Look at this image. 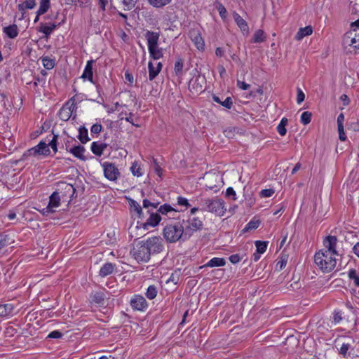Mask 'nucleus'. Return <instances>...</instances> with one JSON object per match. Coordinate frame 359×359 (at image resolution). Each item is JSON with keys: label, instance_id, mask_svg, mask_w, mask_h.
Segmentation results:
<instances>
[{"label": "nucleus", "instance_id": "obj_25", "mask_svg": "<svg viewBox=\"0 0 359 359\" xmlns=\"http://www.w3.org/2000/svg\"><path fill=\"white\" fill-rule=\"evenodd\" d=\"M107 147L106 143L98 144L97 142H93L91 144V151L95 155L100 156Z\"/></svg>", "mask_w": 359, "mask_h": 359}, {"label": "nucleus", "instance_id": "obj_29", "mask_svg": "<svg viewBox=\"0 0 359 359\" xmlns=\"http://www.w3.org/2000/svg\"><path fill=\"white\" fill-rule=\"evenodd\" d=\"M4 32L11 39H15L18 35V29L15 24L4 28Z\"/></svg>", "mask_w": 359, "mask_h": 359}, {"label": "nucleus", "instance_id": "obj_27", "mask_svg": "<svg viewBox=\"0 0 359 359\" xmlns=\"http://www.w3.org/2000/svg\"><path fill=\"white\" fill-rule=\"evenodd\" d=\"M115 268V265L111 263H106L104 264L100 269L99 275L101 277H105L108 275H110L113 273Z\"/></svg>", "mask_w": 359, "mask_h": 359}, {"label": "nucleus", "instance_id": "obj_44", "mask_svg": "<svg viewBox=\"0 0 359 359\" xmlns=\"http://www.w3.org/2000/svg\"><path fill=\"white\" fill-rule=\"evenodd\" d=\"M130 170L133 175L135 176L140 177L142 175V172H141V168L136 161H135L133 163L130 168Z\"/></svg>", "mask_w": 359, "mask_h": 359}, {"label": "nucleus", "instance_id": "obj_32", "mask_svg": "<svg viewBox=\"0 0 359 359\" xmlns=\"http://www.w3.org/2000/svg\"><path fill=\"white\" fill-rule=\"evenodd\" d=\"M212 100L214 102L220 104L221 105L229 109H231L233 105V102L230 97H226L224 101H222L218 96L214 95L212 96Z\"/></svg>", "mask_w": 359, "mask_h": 359}, {"label": "nucleus", "instance_id": "obj_54", "mask_svg": "<svg viewBox=\"0 0 359 359\" xmlns=\"http://www.w3.org/2000/svg\"><path fill=\"white\" fill-rule=\"evenodd\" d=\"M305 95L300 88H297V102L300 104L304 100Z\"/></svg>", "mask_w": 359, "mask_h": 359}, {"label": "nucleus", "instance_id": "obj_21", "mask_svg": "<svg viewBox=\"0 0 359 359\" xmlns=\"http://www.w3.org/2000/svg\"><path fill=\"white\" fill-rule=\"evenodd\" d=\"M226 264V260L224 258L214 257L208 262L205 264L200 266V269L205 267H217L223 266Z\"/></svg>", "mask_w": 359, "mask_h": 359}, {"label": "nucleus", "instance_id": "obj_59", "mask_svg": "<svg viewBox=\"0 0 359 359\" xmlns=\"http://www.w3.org/2000/svg\"><path fill=\"white\" fill-rule=\"evenodd\" d=\"M339 138L341 141H345L346 136L344 130V126L338 127Z\"/></svg>", "mask_w": 359, "mask_h": 359}, {"label": "nucleus", "instance_id": "obj_41", "mask_svg": "<svg viewBox=\"0 0 359 359\" xmlns=\"http://www.w3.org/2000/svg\"><path fill=\"white\" fill-rule=\"evenodd\" d=\"M157 295V288L154 285H149L147 288L146 296L149 299H154Z\"/></svg>", "mask_w": 359, "mask_h": 359}, {"label": "nucleus", "instance_id": "obj_35", "mask_svg": "<svg viewBox=\"0 0 359 359\" xmlns=\"http://www.w3.org/2000/svg\"><path fill=\"white\" fill-rule=\"evenodd\" d=\"M148 50H149L150 56L154 60H158L163 57L162 50L160 48H158V46L149 48Z\"/></svg>", "mask_w": 359, "mask_h": 359}, {"label": "nucleus", "instance_id": "obj_46", "mask_svg": "<svg viewBox=\"0 0 359 359\" xmlns=\"http://www.w3.org/2000/svg\"><path fill=\"white\" fill-rule=\"evenodd\" d=\"M158 204V202H151L148 199H144L142 201L143 208L146 209H149L150 207L152 208V209H156Z\"/></svg>", "mask_w": 359, "mask_h": 359}, {"label": "nucleus", "instance_id": "obj_7", "mask_svg": "<svg viewBox=\"0 0 359 359\" xmlns=\"http://www.w3.org/2000/svg\"><path fill=\"white\" fill-rule=\"evenodd\" d=\"M76 104L74 97L67 102L58 112L60 120L67 121L72 116L73 112L76 109Z\"/></svg>", "mask_w": 359, "mask_h": 359}, {"label": "nucleus", "instance_id": "obj_26", "mask_svg": "<svg viewBox=\"0 0 359 359\" xmlns=\"http://www.w3.org/2000/svg\"><path fill=\"white\" fill-rule=\"evenodd\" d=\"M313 29L311 26H306L300 28L295 35V39L297 41L302 40L304 37L309 36L312 34Z\"/></svg>", "mask_w": 359, "mask_h": 359}, {"label": "nucleus", "instance_id": "obj_38", "mask_svg": "<svg viewBox=\"0 0 359 359\" xmlns=\"http://www.w3.org/2000/svg\"><path fill=\"white\" fill-rule=\"evenodd\" d=\"M260 224V221L258 219H252L245 226V227L242 230L243 233H245L252 229H256L259 227Z\"/></svg>", "mask_w": 359, "mask_h": 359}, {"label": "nucleus", "instance_id": "obj_56", "mask_svg": "<svg viewBox=\"0 0 359 359\" xmlns=\"http://www.w3.org/2000/svg\"><path fill=\"white\" fill-rule=\"evenodd\" d=\"M236 192L232 187H229L226 191V196L229 198H231L233 200H236Z\"/></svg>", "mask_w": 359, "mask_h": 359}, {"label": "nucleus", "instance_id": "obj_10", "mask_svg": "<svg viewBox=\"0 0 359 359\" xmlns=\"http://www.w3.org/2000/svg\"><path fill=\"white\" fill-rule=\"evenodd\" d=\"M61 197L59 191H54L50 196L48 205L46 208L41 210L43 215H48L50 213L55 212L54 208H57L60 204Z\"/></svg>", "mask_w": 359, "mask_h": 359}, {"label": "nucleus", "instance_id": "obj_39", "mask_svg": "<svg viewBox=\"0 0 359 359\" xmlns=\"http://www.w3.org/2000/svg\"><path fill=\"white\" fill-rule=\"evenodd\" d=\"M268 243H269L268 241H255L257 252L259 254L264 253L267 248Z\"/></svg>", "mask_w": 359, "mask_h": 359}, {"label": "nucleus", "instance_id": "obj_23", "mask_svg": "<svg viewBox=\"0 0 359 359\" xmlns=\"http://www.w3.org/2000/svg\"><path fill=\"white\" fill-rule=\"evenodd\" d=\"M36 149V155L48 156L50 154L48 144L43 142H40L36 146L34 147Z\"/></svg>", "mask_w": 359, "mask_h": 359}, {"label": "nucleus", "instance_id": "obj_17", "mask_svg": "<svg viewBox=\"0 0 359 359\" xmlns=\"http://www.w3.org/2000/svg\"><path fill=\"white\" fill-rule=\"evenodd\" d=\"M233 18L243 34L248 35L249 34V27L247 22L236 13L233 14Z\"/></svg>", "mask_w": 359, "mask_h": 359}, {"label": "nucleus", "instance_id": "obj_30", "mask_svg": "<svg viewBox=\"0 0 359 359\" xmlns=\"http://www.w3.org/2000/svg\"><path fill=\"white\" fill-rule=\"evenodd\" d=\"M57 27L55 24H51L50 25H46L44 23H41L39 27L38 28V31L39 32L43 33L46 36H48L51 32Z\"/></svg>", "mask_w": 359, "mask_h": 359}, {"label": "nucleus", "instance_id": "obj_14", "mask_svg": "<svg viewBox=\"0 0 359 359\" xmlns=\"http://www.w3.org/2000/svg\"><path fill=\"white\" fill-rule=\"evenodd\" d=\"M189 38L194 42L195 46L199 50H203L205 48V42L201 36L200 30L198 28H193L189 31Z\"/></svg>", "mask_w": 359, "mask_h": 359}, {"label": "nucleus", "instance_id": "obj_36", "mask_svg": "<svg viewBox=\"0 0 359 359\" xmlns=\"http://www.w3.org/2000/svg\"><path fill=\"white\" fill-rule=\"evenodd\" d=\"M287 118L283 117L277 126V131L281 136H284L287 133L286 126L287 125Z\"/></svg>", "mask_w": 359, "mask_h": 359}, {"label": "nucleus", "instance_id": "obj_49", "mask_svg": "<svg viewBox=\"0 0 359 359\" xmlns=\"http://www.w3.org/2000/svg\"><path fill=\"white\" fill-rule=\"evenodd\" d=\"M274 194V190L272 189H263L260 191V196L262 197H271Z\"/></svg>", "mask_w": 359, "mask_h": 359}, {"label": "nucleus", "instance_id": "obj_52", "mask_svg": "<svg viewBox=\"0 0 359 359\" xmlns=\"http://www.w3.org/2000/svg\"><path fill=\"white\" fill-rule=\"evenodd\" d=\"M102 126L101 124L95 123L92 126L90 131L92 133L99 134L102 131Z\"/></svg>", "mask_w": 359, "mask_h": 359}, {"label": "nucleus", "instance_id": "obj_51", "mask_svg": "<svg viewBox=\"0 0 359 359\" xmlns=\"http://www.w3.org/2000/svg\"><path fill=\"white\" fill-rule=\"evenodd\" d=\"M137 0H123V4L128 10L132 9L136 4Z\"/></svg>", "mask_w": 359, "mask_h": 359}, {"label": "nucleus", "instance_id": "obj_5", "mask_svg": "<svg viewBox=\"0 0 359 359\" xmlns=\"http://www.w3.org/2000/svg\"><path fill=\"white\" fill-rule=\"evenodd\" d=\"M148 247L149 255L161 253L164 249L163 241L160 236L148 238L144 241Z\"/></svg>", "mask_w": 359, "mask_h": 359}, {"label": "nucleus", "instance_id": "obj_24", "mask_svg": "<svg viewBox=\"0 0 359 359\" xmlns=\"http://www.w3.org/2000/svg\"><path fill=\"white\" fill-rule=\"evenodd\" d=\"M14 306L12 304H0V317L13 315Z\"/></svg>", "mask_w": 359, "mask_h": 359}, {"label": "nucleus", "instance_id": "obj_18", "mask_svg": "<svg viewBox=\"0 0 359 359\" xmlns=\"http://www.w3.org/2000/svg\"><path fill=\"white\" fill-rule=\"evenodd\" d=\"M95 62L93 60H88L82 74L81 78L88 79L91 83L93 82V64Z\"/></svg>", "mask_w": 359, "mask_h": 359}, {"label": "nucleus", "instance_id": "obj_40", "mask_svg": "<svg viewBox=\"0 0 359 359\" xmlns=\"http://www.w3.org/2000/svg\"><path fill=\"white\" fill-rule=\"evenodd\" d=\"M266 39L264 32L262 29H258L255 32L253 36V42L254 43H261L263 42Z\"/></svg>", "mask_w": 359, "mask_h": 359}, {"label": "nucleus", "instance_id": "obj_58", "mask_svg": "<svg viewBox=\"0 0 359 359\" xmlns=\"http://www.w3.org/2000/svg\"><path fill=\"white\" fill-rule=\"evenodd\" d=\"M25 4V8L27 9H32L36 6L35 0H26Z\"/></svg>", "mask_w": 359, "mask_h": 359}, {"label": "nucleus", "instance_id": "obj_11", "mask_svg": "<svg viewBox=\"0 0 359 359\" xmlns=\"http://www.w3.org/2000/svg\"><path fill=\"white\" fill-rule=\"evenodd\" d=\"M337 238L334 236H327L323 240L324 248L321 250L333 255H338L336 250L337 244Z\"/></svg>", "mask_w": 359, "mask_h": 359}, {"label": "nucleus", "instance_id": "obj_19", "mask_svg": "<svg viewBox=\"0 0 359 359\" xmlns=\"http://www.w3.org/2000/svg\"><path fill=\"white\" fill-rule=\"evenodd\" d=\"M85 151L86 149L84 147L81 145L74 146L69 150V153L72 154L75 157L83 161H86L87 160V158L83 154Z\"/></svg>", "mask_w": 359, "mask_h": 359}, {"label": "nucleus", "instance_id": "obj_50", "mask_svg": "<svg viewBox=\"0 0 359 359\" xmlns=\"http://www.w3.org/2000/svg\"><path fill=\"white\" fill-rule=\"evenodd\" d=\"M57 135H54L53 137V139L50 140L49 144H48V146L51 147V148L53 149V150L54 151L55 153H56L57 151Z\"/></svg>", "mask_w": 359, "mask_h": 359}, {"label": "nucleus", "instance_id": "obj_57", "mask_svg": "<svg viewBox=\"0 0 359 359\" xmlns=\"http://www.w3.org/2000/svg\"><path fill=\"white\" fill-rule=\"evenodd\" d=\"M62 337V332H60L58 330H55L51 332L48 335V337L51 339H60Z\"/></svg>", "mask_w": 359, "mask_h": 359}, {"label": "nucleus", "instance_id": "obj_37", "mask_svg": "<svg viewBox=\"0 0 359 359\" xmlns=\"http://www.w3.org/2000/svg\"><path fill=\"white\" fill-rule=\"evenodd\" d=\"M348 276L349 279L353 281V284L355 286L359 287V273L358 272L354 269H351L348 272Z\"/></svg>", "mask_w": 359, "mask_h": 359}, {"label": "nucleus", "instance_id": "obj_43", "mask_svg": "<svg viewBox=\"0 0 359 359\" xmlns=\"http://www.w3.org/2000/svg\"><path fill=\"white\" fill-rule=\"evenodd\" d=\"M183 69V60L179 57L175 64V72L177 75H181L182 74Z\"/></svg>", "mask_w": 359, "mask_h": 359}, {"label": "nucleus", "instance_id": "obj_60", "mask_svg": "<svg viewBox=\"0 0 359 359\" xmlns=\"http://www.w3.org/2000/svg\"><path fill=\"white\" fill-rule=\"evenodd\" d=\"M237 86L242 90H248L250 87L249 84L240 80H237Z\"/></svg>", "mask_w": 359, "mask_h": 359}, {"label": "nucleus", "instance_id": "obj_42", "mask_svg": "<svg viewBox=\"0 0 359 359\" xmlns=\"http://www.w3.org/2000/svg\"><path fill=\"white\" fill-rule=\"evenodd\" d=\"M42 62H43V67L46 69H51L54 67V65H55V61L48 57H43L42 59Z\"/></svg>", "mask_w": 359, "mask_h": 359}, {"label": "nucleus", "instance_id": "obj_12", "mask_svg": "<svg viewBox=\"0 0 359 359\" xmlns=\"http://www.w3.org/2000/svg\"><path fill=\"white\" fill-rule=\"evenodd\" d=\"M104 177L110 181H116L120 172L118 169L112 163L104 162L102 164Z\"/></svg>", "mask_w": 359, "mask_h": 359}, {"label": "nucleus", "instance_id": "obj_8", "mask_svg": "<svg viewBox=\"0 0 359 359\" xmlns=\"http://www.w3.org/2000/svg\"><path fill=\"white\" fill-rule=\"evenodd\" d=\"M205 209L218 215H222L224 212V203L221 199H205Z\"/></svg>", "mask_w": 359, "mask_h": 359}, {"label": "nucleus", "instance_id": "obj_34", "mask_svg": "<svg viewBox=\"0 0 359 359\" xmlns=\"http://www.w3.org/2000/svg\"><path fill=\"white\" fill-rule=\"evenodd\" d=\"M50 6V0H41L39 8L36 11V14H38V15H41L46 13L48 11Z\"/></svg>", "mask_w": 359, "mask_h": 359}, {"label": "nucleus", "instance_id": "obj_48", "mask_svg": "<svg viewBox=\"0 0 359 359\" xmlns=\"http://www.w3.org/2000/svg\"><path fill=\"white\" fill-rule=\"evenodd\" d=\"M177 202L178 205L184 206L185 209L190 206L188 200L182 196L177 197Z\"/></svg>", "mask_w": 359, "mask_h": 359}, {"label": "nucleus", "instance_id": "obj_63", "mask_svg": "<svg viewBox=\"0 0 359 359\" xmlns=\"http://www.w3.org/2000/svg\"><path fill=\"white\" fill-rule=\"evenodd\" d=\"M287 264V259L284 258H281L280 261L278 262L276 264V267L279 269V270H282L283 268L285 267Z\"/></svg>", "mask_w": 359, "mask_h": 359}, {"label": "nucleus", "instance_id": "obj_13", "mask_svg": "<svg viewBox=\"0 0 359 359\" xmlns=\"http://www.w3.org/2000/svg\"><path fill=\"white\" fill-rule=\"evenodd\" d=\"M148 213L150 215L149 217L145 222H137V228H143L144 230H147L149 227H154L159 224L161 217L158 213L150 212L149 210H148Z\"/></svg>", "mask_w": 359, "mask_h": 359}, {"label": "nucleus", "instance_id": "obj_2", "mask_svg": "<svg viewBox=\"0 0 359 359\" xmlns=\"http://www.w3.org/2000/svg\"><path fill=\"white\" fill-rule=\"evenodd\" d=\"M314 262L323 273H329L335 268L337 259L335 255L319 250L314 255Z\"/></svg>", "mask_w": 359, "mask_h": 359}, {"label": "nucleus", "instance_id": "obj_1", "mask_svg": "<svg viewBox=\"0 0 359 359\" xmlns=\"http://www.w3.org/2000/svg\"><path fill=\"white\" fill-rule=\"evenodd\" d=\"M163 234L166 241L170 243H176L180 240L183 241L187 240L185 238L183 224L180 222L167 224L163 230Z\"/></svg>", "mask_w": 359, "mask_h": 359}, {"label": "nucleus", "instance_id": "obj_22", "mask_svg": "<svg viewBox=\"0 0 359 359\" xmlns=\"http://www.w3.org/2000/svg\"><path fill=\"white\" fill-rule=\"evenodd\" d=\"M128 203L131 210L136 213L137 217L140 219H143L144 215L141 205L133 199H130Z\"/></svg>", "mask_w": 359, "mask_h": 359}, {"label": "nucleus", "instance_id": "obj_47", "mask_svg": "<svg viewBox=\"0 0 359 359\" xmlns=\"http://www.w3.org/2000/svg\"><path fill=\"white\" fill-rule=\"evenodd\" d=\"M9 244V238L8 235L0 234V250Z\"/></svg>", "mask_w": 359, "mask_h": 359}, {"label": "nucleus", "instance_id": "obj_31", "mask_svg": "<svg viewBox=\"0 0 359 359\" xmlns=\"http://www.w3.org/2000/svg\"><path fill=\"white\" fill-rule=\"evenodd\" d=\"M148 4L155 8H161L171 3L172 0H147Z\"/></svg>", "mask_w": 359, "mask_h": 359}, {"label": "nucleus", "instance_id": "obj_6", "mask_svg": "<svg viewBox=\"0 0 359 359\" xmlns=\"http://www.w3.org/2000/svg\"><path fill=\"white\" fill-rule=\"evenodd\" d=\"M346 47H351L355 50L359 49V29H353L346 32L343 39Z\"/></svg>", "mask_w": 359, "mask_h": 359}, {"label": "nucleus", "instance_id": "obj_64", "mask_svg": "<svg viewBox=\"0 0 359 359\" xmlns=\"http://www.w3.org/2000/svg\"><path fill=\"white\" fill-rule=\"evenodd\" d=\"M333 320L335 323H339L342 320L341 313L339 311H335Z\"/></svg>", "mask_w": 359, "mask_h": 359}, {"label": "nucleus", "instance_id": "obj_9", "mask_svg": "<svg viewBox=\"0 0 359 359\" xmlns=\"http://www.w3.org/2000/svg\"><path fill=\"white\" fill-rule=\"evenodd\" d=\"M55 191L60 192V196L63 201L69 198V202L74 198L76 193V189L72 184L66 182H60L57 185V189Z\"/></svg>", "mask_w": 359, "mask_h": 359}, {"label": "nucleus", "instance_id": "obj_33", "mask_svg": "<svg viewBox=\"0 0 359 359\" xmlns=\"http://www.w3.org/2000/svg\"><path fill=\"white\" fill-rule=\"evenodd\" d=\"M78 138L82 144H86L90 140L88 135V130L84 126L79 128Z\"/></svg>", "mask_w": 359, "mask_h": 359}, {"label": "nucleus", "instance_id": "obj_4", "mask_svg": "<svg viewBox=\"0 0 359 359\" xmlns=\"http://www.w3.org/2000/svg\"><path fill=\"white\" fill-rule=\"evenodd\" d=\"M183 229H184L185 238L187 240L198 230L203 227V222L198 217L189 218L188 220H183Z\"/></svg>", "mask_w": 359, "mask_h": 359}, {"label": "nucleus", "instance_id": "obj_45", "mask_svg": "<svg viewBox=\"0 0 359 359\" xmlns=\"http://www.w3.org/2000/svg\"><path fill=\"white\" fill-rule=\"evenodd\" d=\"M311 113L309 111H304L302 113L301 116V122L304 125H307L311 122Z\"/></svg>", "mask_w": 359, "mask_h": 359}, {"label": "nucleus", "instance_id": "obj_28", "mask_svg": "<svg viewBox=\"0 0 359 359\" xmlns=\"http://www.w3.org/2000/svg\"><path fill=\"white\" fill-rule=\"evenodd\" d=\"M158 212L162 215H167L170 213L172 217H175V214L179 212V210L175 209L170 204L165 203L163 205L160 206V208L158 210Z\"/></svg>", "mask_w": 359, "mask_h": 359}, {"label": "nucleus", "instance_id": "obj_62", "mask_svg": "<svg viewBox=\"0 0 359 359\" xmlns=\"http://www.w3.org/2000/svg\"><path fill=\"white\" fill-rule=\"evenodd\" d=\"M229 259L232 264H237L241 260V257L238 254L231 255Z\"/></svg>", "mask_w": 359, "mask_h": 359}, {"label": "nucleus", "instance_id": "obj_61", "mask_svg": "<svg viewBox=\"0 0 359 359\" xmlns=\"http://www.w3.org/2000/svg\"><path fill=\"white\" fill-rule=\"evenodd\" d=\"M93 299L95 302L100 304L104 300V298H103L102 294L95 293L93 295Z\"/></svg>", "mask_w": 359, "mask_h": 359}, {"label": "nucleus", "instance_id": "obj_53", "mask_svg": "<svg viewBox=\"0 0 359 359\" xmlns=\"http://www.w3.org/2000/svg\"><path fill=\"white\" fill-rule=\"evenodd\" d=\"M350 345L348 344H343L339 349V353L344 357H346Z\"/></svg>", "mask_w": 359, "mask_h": 359}, {"label": "nucleus", "instance_id": "obj_3", "mask_svg": "<svg viewBox=\"0 0 359 359\" xmlns=\"http://www.w3.org/2000/svg\"><path fill=\"white\" fill-rule=\"evenodd\" d=\"M130 254L137 262H147L150 259L148 247L144 241L138 242L130 250Z\"/></svg>", "mask_w": 359, "mask_h": 359}, {"label": "nucleus", "instance_id": "obj_55", "mask_svg": "<svg viewBox=\"0 0 359 359\" xmlns=\"http://www.w3.org/2000/svg\"><path fill=\"white\" fill-rule=\"evenodd\" d=\"M36 156V149L34 147H32L28 150H27L24 154H23V156H22V158H26L29 156Z\"/></svg>", "mask_w": 359, "mask_h": 359}, {"label": "nucleus", "instance_id": "obj_15", "mask_svg": "<svg viewBox=\"0 0 359 359\" xmlns=\"http://www.w3.org/2000/svg\"><path fill=\"white\" fill-rule=\"evenodd\" d=\"M130 305L133 309L143 311L147 308V302L144 297L141 295H135L130 300Z\"/></svg>", "mask_w": 359, "mask_h": 359}, {"label": "nucleus", "instance_id": "obj_20", "mask_svg": "<svg viewBox=\"0 0 359 359\" xmlns=\"http://www.w3.org/2000/svg\"><path fill=\"white\" fill-rule=\"evenodd\" d=\"M149 68V79L150 81L154 80L156 76L159 74L162 68L161 62H157L156 66L154 67L151 62L148 64Z\"/></svg>", "mask_w": 359, "mask_h": 359}, {"label": "nucleus", "instance_id": "obj_16", "mask_svg": "<svg viewBox=\"0 0 359 359\" xmlns=\"http://www.w3.org/2000/svg\"><path fill=\"white\" fill-rule=\"evenodd\" d=\"M159 36L160 34L158 32L147 31L145 33V38L147 41L148 48L158 46Z\"/></svg>", "mask_w": 359, "mask_h": 359}]
</instances>
